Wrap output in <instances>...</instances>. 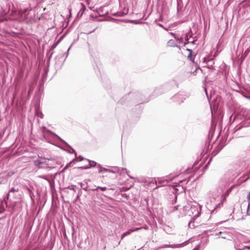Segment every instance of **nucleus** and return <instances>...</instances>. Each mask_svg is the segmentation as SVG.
I'll return each mask as SVG.
<instances>
[{"mask_svg":"<svg viewBox=\"0 0 250 250\" xmlns=\"http://www.w3.org/2000/svg\"><path fill=\"white\" fill-rule=\"evenodd\" d=\"M187 51H188L189 52V54H192V50L191 49H187Z\"/></svg>","mask_w":250,"mask_h":250,"instance_id":"22","label":"nucleus"},{"mask_svg":"<svg viewBox=\"0 0 250 250\" xmlns=\"http://www.w3.org/2000/svg\"><path fill=\"white\" fill-rule=\"evenodd\" d=\"M243 249H244V250H245L246 249H250V247H249V246H245L244 247H243Z\"/></svg>","mask_w":250,"mask_h":250,"instance_id":"21","label":"nucleus"},{"mask_svg":"<svg viewBox=\"0 0 250 250\" xmlns=\"http://www.w3.org/2000/svg\"><path fill=\"white\" fill-rule=\"evenodd\" d=\"M97 167L99 168V173H102V172H109L111 173H114V172L111 169H107L105 168L102 167L100 165L97 166Z\"/></svg>","mask_w":250,"mask_h":250,"instance_id":"3","label":"nucleus"},{"mask_svg":"<svg viewBox=\"0 0 250 250\" xmlns=\"http://www.w3.org/2000/svg\"><path fill=\"white\" fill-rule=\"evenodd\" d=\"M18 189H16L15 188H12L9 191V193H11V192H18Z\"/></svg>","mask_w":250,"mask_h":250,"instance_id":"12","label":"nucleus"},{"mask_svg":"<svg viewBox=\"0 0 250 250\" xmlns=\"http://www.w3.org/2000/svg\"><path fill=\"white\" fill-rule=\"evenodd\" d=\"M249 242H250V240H249Z\"/></svg>","mask_w":250,"mask_h":250,"instance_id":"44","label":"nucleus"},{"mask_svg":"<svg viewBox=\"0 0 250 250\" xmlns=\"http://www.w3.org/2000/svg\"><path fill=\"white\" fill-rule=\"evenodd\" d=\"M39 177L42 179H45L46 180H48V178H47V177L44 175H41L39 176Z\"/></svg>","mask_w":250,"mask_h":250,"instance_id":"15","label":"nucleus"},{"mask_svg":"<svg viewBox=\"0 0 250 250\" xmlns=\"http://www.w3.org/2000/svg\"><path fill=\"white\" fill-rule=\"evenodd\" d=\"M178 96V95H176L174 98H176Z\"/></svg>","mask_w":250,"mask_h":250,"instance_id":"42","label":"nucleus"},{"mask_svg":"<svg viewBox=\"0 0 250 250\" xmlns=\"http://www.w3.org/2000/svg\"><path fill=\"white\" fill-rule=\"evenodd\" d=\"M236 250H244L243 248L242 249H236Z\"/></svg>","mask_w":250,"mask_h":250,"instance_id":"28","label":"nucleus"},{"mask_svg":"<svg viewBox=\"0 0 250 250\" xmlns=\"http://www.w3.org/2000/svg\"><path fill=\"white\" fill-rule=\"evenodd\" d=\"M174 42V41L173 40H170L168 42V45L174 46V44H173Z\"/></svg>","mask_w":250,"mask_h":250,"instance_id":"13","label":"nucleus"},{"mask_svg":"<svg viewBox=\"0 0 250 250\" xmlns=\"http://www.w3.org/2000/svg\"><path fill=\"white\" fill-rule=\"evenodd\" d=\"M239 129H240V127H238L236 130H239Z\"/></svg>","mask_w":250,"mask_h":250,"instance_id":"32","label":"nucleus"},{"mask_svg":"<svg viewBox=\"0 0 250 250\" xmlns=\"http://www.w3.org/2000/svg\"><path fill=\"white\" fill-rule=\"evenodd\" d=\"M25 188L27 190V192L30 195V197L31 198V199H33V198L34 197V195L33 192V191L34 190L33 187L32 186H30L29 187L26 186L25 187Z\"/></svg>","mask_w":250,"mask_h":250,"instance_id":"2","label":"nucleus"},{"mask_svg":"<svg viewBox=\"0 0 250 250\" xmlns=\"http://www.w3.org/2000/svg\"><path fill=\"white\" fill-rule=\"evenodd\" d=\"M65 144H66V145H67V146H69V145H68V144H66V143H65V142H64Z\"/></svg>","mask_w":250,"mask_h":250,"instance_id":"36","label":"nucleus"},{"mask_svg":"<svg viewBox=\"0 0 250 250\" xmlns=\"http://www.w3.org/2000/svg\"><path fill=\"white\" fill-rule=\"evenodd\" d=\"M10 196V193L9 192L7 195L4 197V201H5L6 200H8L9 199Z\"/></svg>","mask_w":250,"mask_h":250,"instance_id":"16","label":"nucleus"},{"mask_svg":"<svg viewBox=\"0 0 250 250\" xmlns=\"http://www.w3.org/2000/svg\"><path fill=\"white\" fill-rule=\"evenodd\" d=\"M78 168H81V169H86L89 168V167H87V166H86V167H79Z\"/></svg>","mask_w":250,"mask_h":250,"instance_id":"18","label":"nucleus"},{"mask_svg":"<svg viewBox=\"0 0 250 250\" xmlns=\"http://www.w3.org/2000/svg\"><path fill=\"white\" fill-rule=\"evenodd\" d=\"M53 161L54 160L53 159H46L42 157H39V159L37 160H35L34 161V164L38 167L39 168H41L42 165H45L48 166V167H49V165L50 164L48 163V161Z\"/></svg>","mask_w":250,"mask_h":250,"instance_id":"1","label":"nucleus"},{"mask_svg":"<svg viewBox=\"0 0 250 250\" xmlns=\"http://www.w3.org/2000/svg\"><path fill=\"white\" fill-rule=\"evenodd\" d=\"M178 206H175L173 207V209L172 210V211H174L175 210H177L178 209Z\"/></svg>","mask_w":250,"mask_h":250,"instance_id":"19","label":"nucleus"},{"mask_svg":"<svg viewBox=\"0 0 250 250\" xmlns=\"http://www.w3.org/2000/svg\"><path fill=\"white\" fill-rule=\"evenodd\" d=\"M160 26L163 27V25L162 24H160Z\"/></svg>","mask_w":250,"mask_h":250,"instance_id":"41","label":"nucleus"},{"mask_svg":"<svg viewBox=\"0 0 250 250\" xmlns=\"http://www.w3.org/2000/svg\"><path fill=\"white\" fill-rule=\"evenodd\" d=\"M182 244H177V245H165L163 247H162V248H168V247H170V248H178V247H180L181 246H182Z\"/></svg>","mask_w":250,"mask_h":250,"instance_id":"5","label":"nucleus"},{"mask_svg":"<svg viewBox=\"0 0 250 250\" xmlns=\"http://www.w3.org/2000/svg\"><path fill=\"white\" fill-rule=\"evenodd\" d=\"M222 233V231H219L218 233H216L215 235L218 236L219 234H220Z\"/></svg>","mask_w":250,"mask_h":250,"instance_id":"27","label":"nucleus"},{"mask_svg":"<svg viewBox=\"0 0 250 250\" xmlns=\"http://www.w3.org/2000/svg\"><path fill=\"white\" fill-rule=\"evenodd\" d=\"M198 216H199V212H198V215H196L195 216L198 217Z\"/></svg>","mask_w":250,"mask_h":250,"instance_id":"33","label":"nucleus"},{"mask_svg":"<svg viewBox=\"0 0 250 250\" xmlns=\"http://www.w3.org/2000/svg\"><path fill=\"white\" fill-rule=\"evenodd\" d=\"M144 229H148V227H145Z\"/></svg>","mask_w":250,"mask_h":250,"instance_id":"31","label":"nucleus"},{"mask_svg":"<svg viewBox=\"0 0 250 250\" xmlns=\"http://www.w3.org/2000/svg\"><path fill=\"white\" fill-rule=\"evenodd\" d=\"M75 160H73L72 161L70 162L69 164H67L66 166L63 168V169H62V172H63L68 167L72 164L73 163V162L75 161Z\"/></svg>","mask_w":250,"mask_h":250,"instance_id":"10","label":"nucleus"},{"mask_svg":"<svg viewBox=\"0 0 250 250\" xmlns=\"http://www.w3.org/2000/svg\"><path fill=\"white\" fill-rule=\"evenodd\" d=\"M129 176L131 178V179H133V178L132 177H131L129 175Z\"/></svg>","mask_w":250,"mask_h":250,"instance_id":"40","label":"nucleus"},{"mask_svg":"<svg viewBox=\"0 0 250 250\" xmlns=\"http://www.w3.org/2000/svg\"><path fill=\"white\" fill-rule=\"evenodd\" d=\"M81 193H82V191H81V190L80 189L79 190V192H78V195H77V198H78L80 197V196L81 195Z\"/></svg>","mask_w":250,"mask_h":250,"instance_id":"20","label":"nucleus"},{"mask_svg":"<svg viewBox=\"0 0 250 250\" xmlns=\"http://www.w3.org/2000/svg\"><path fill=\"white\" fill-rule=\"evenodd\" d=\"M65 144H66V145H67V146H69V145H68V144H66V143H65V142H64Z\"/></svg>","mask_w":250,"mask_h":250,"instance_id":"35","label":"nucleus"},{"mask_svg":"<svg viewBox=\"0 0 250 250\" xmlns=\"http://www.w3.org/2000/svg\"><path fill=\"white\" fill-rule=\"evenodd\" d=\"M222 238L223 239H226V237L225 236H222Z\"/></svg>","mask_w":250,"mask_h":250,"instance_id":"30","label":"nucleus"},{"mask_svg":"<svg viewBox=\"0 0 250 250\" xmlns=\"http://www.w3.org/2000/svg\"><path fill=\"white\" fill-rule=\"evenodd\" d=\"M188 58L190 61H193V60H192V54H189V55H188Z\"/></svg>","mask_w":250,"mask_h":250,"instance_id":"17","label":"nucleus"},{"mask_svg":"<svg viewBox=\"0 0 250 250\" xmlns=\"http://www.w3.org/2000/svg\"><path fill=\"white\" fill-rule=\"evenodd\" d=\"M70 47L69 48H68V51H69V50L70 49Z\"/></svg>","mask_w":250,"mask_h":250,"instance_id":"43","label":"nucleus"},{"mask_svg":"<svg viewBox=\"0 0 250 250\" xmlns=\"http://www.w3.org/2000/svg\"><path fill=\"white\" fill-rule=\"evenodd\" d=\"M143 228H134V229H131L132 230H133V232L134 231H138L140 229H142Z\"/></svg>","mask_w":250,"mask_h":250,"instance_id":"14","label":"nucleus"},{"mask_svg":"<svg viewBox=\"0 0 250 250\" xmlns=\"http://www.w3.org/2000/svg\"><path fill=\"white\" fill-rule=\"evenodd\" d=\"M179 40H183V39L182 38H180Z\"/></svg>","mask_w":250,"mask_h":250,"instance_id":"38","label":"nucleus"},{"mask_svg":"<svg viewBox=\"0 0 250 250\" xmlns=\"http://www.w3.org/2000/svg\"><path fill=\"white\" fill-rule=\"evenodd\" d=\"M99 189H100L102 191H105L107 189V188L106 187H98L97 188H93L91 190L93 191H97Z\"/></svg>","mask_w":250,"mask_h":250,"instance_id":"9","label":"nucleus"},{"mask_svg":"<svg viewBox=\"0 0 250 250\" xmlns=\"http://www.w3.org/2000/svg\"><path fill=\"white\" fill-rule=\"evenodd\" d=\"M205 92H206V93L207 95H208L207 90L206 88H205Z\"/></svg>","mask_w":250,"mask_h":250,"instance_id":"29","label":"nucleus"},{"mask_svg":"<svg viewBox=\"0 0 250 250\" xmlns=\"http://www.w3.org/2000/svg\"><path fill=\"white\" fill-rule=\"evenodd\" d=\"M162 182H163L162 181H159V183H160V184L162 183Z\"/></svg>","mask_w":250,"mask_h":250,"instance_id":"34","label":"nucleus"},{"mask_svg":"<svg viewBox=\"0 0 250 250\" xmlns=\"http://www.w3.org/2000/svg\"><path fill=\"white\" fill-rule=\"evenodd\" d=\"M76 188V185H71L70 186H68L67 188H68V189H69L70 190H75Z\"/></svg>","mask_w":250,"mask_h":250,"instance_id":"11","label":"nucleus"},{"mask_svg":"<svg viewBox=\"0 0 250 250\" xmlns=\"http://www.w3.org/2000/svg\"><path fill=\"white\" fill-rule=\"evenodd\" d=\"M247 198L249 200V202H250V191L249 192V193L248 194Z\"/></svg>","mask_w":250,"mask_h":250,"instance_id":"23","label":"nucleus"},{"mask_svg":"<svg viewBox=\"0 0 250 250\" xmlns=\"http://www.w3.org/2000/svg\"><path fill=\"white\" fill-rule=\"evenodd\" d=\"M209 162H210V161L208 163V164L206 165V166H207V165H208V164H209Z\"/></svg>","mask_w":250,"mask_h":250,"instance_id":"37","label":"nucleus"},{"mask_svg":"<svg viewBox=\"0 0 250 250\" xmlns=\"http://www.w3.org/2000/svg\"><path fill=\"white\" fill-rule=\"evenodd\" d=\"M89 162V166H87V167H89V168L92 167H94L97 166V163L96 162L93 161H90L89 160H87Z\"/></svg>","mask_w":250,"mask_h":250,"instance_id":"8","label":"nucleus"},{"mask_svg":"<svg viewBox=\"0 0 250 250\" xmlns=\"http://www.w3.org/2000/svg\"><path fill=\"white\" fill-rule=\"evenodd\" d=\"M79 158H80V160H79V161H81L83 160V158L82 157H81V156H80Z\"/></svg>","mask_w":250,"mask_h":250,"instance_id":"26","label":"nucleus"},{"mask_svg":"<svg viewBox=\"0 0 250 250\" xmlns=\"http://www.w3.org/2000/svg\"><path fill=\"white\" fill-rule=\"evenodd\" d=\"M194 42H195V41H193V42H192V43H194Z\"/></svg>","mask_w":250,"mask_h":250,"instance_id":"39","label":"nucleus"},{"mask_svg":"<svg viewBox=\"0 0 250 250\" xmlns=\"http://www.w3.org/2000/svg\"><path fill=\"white\" fill-rule=\"evenodd\" d=\"M55 135L56 136V137L59 138L61 141H62V142H64V141L63 140H62L60 137H59L58 135Z\"/></svg>","mask_w":250,"mask_h":250,"instance_id":"24","label":"nucleus"},{"mask_svg":"<svg viewBox=\"0 0 250 250\" xmlns=\"http://www.w3.org/2000/svg\"><path fill=\"white\" fill-rule=\"evenodd\" d=\"M81 4L82 5V8L78 14V15H80V16H81L83 15V12L86 9V7L83 3H81Z\"/></svg>","mask_w":250,"mask_h":250,"instance_id":"7","label":"nucleus"},{"mask_svg":"<svg viewBox=\"0 0 250 250\" xmlns=\"http://www.w3.org/2000/svg\"><path fill=\"white\" fill-rule=\"evenodd\" d=\"M171 34L173 36H174L175 38L177 39L176 35L175 34L171 33Z\"/></svg>","mask_w":250,"mask_h":250,"instance_id":"25","label":"nucleus"},{"mask_svg":"<svg viewBox=\"0 0 250 250\" xmlns=\"http://www.w3.org/2000/svg\"><path fill=\"white\" fill-rule=\"evenodd\" d=\"M133 230H132V229H129L127 231H125V232L123 233L121 236V239H123L125 236L129 235L131 233L133 232Z\"/></svg>","mask_w":250,"mask_h":250,"instance_id":"6","label":"nucleus"},{"mask_svg":"<svg viewBox=\"0 0 250 250\" xmlns=\"http://www.w3.org/2000/svg\"><path fill=\"white\" fill-rule=\"evenodd\" d=\"M89 180H85V184L83 183H79V184L80 185L81 187L83 188V189L85 191H87L88 189V181H89Z\"/></svg>","mask_w":250,"mask_h":250,"instance_id":"4","label":"nucleus"}]
</instances>
